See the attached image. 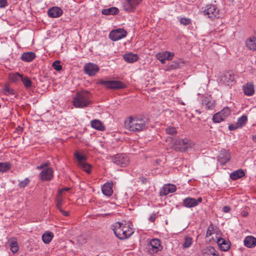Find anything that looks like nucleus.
<instances>
[{
  "label": "nucleus",
  "instance_id": "41",
  "mask_svg": "<svg viewBox=\"0 0 256 256\" xmlns=\"http://www.w3.org/2000/svg\"><path fill=\"white\" fill-rule=\"evenodd\" d=\"M192 239L190 236H186L184 242L182 244V246L184 248L190 247L192 244Z\"/></svg>",
  "mask_w": 256,
  "mask_h": 256
},
{
  "label": "nucleus",
  "instance_id": "8",
  "mask_svg": "<svg viewBox=\"0 0 256 256\" xmlns=\"http://www.w3.org/2000/svg\"><path fill=\"white\" fill-rule=\"evenodd\" d=\"M112 161L122 167L126 166L129 162V158L126 154H117L112 157Z\"/></svg>",
  "mask_w": 256,
  "mask_h": 256
},
{
  "label": "nucleus",
  "instance_id": "16",
  "mask_svg": "<svg viewBox=\"0 0 256 256\" xmlns=\"http://www.w3.org/2000/svg\"><path fill=\"white\" fill-rule=\"evenodd\" d=\"M174 56V53L168 51L159 53L156 55L157 58L162 64H164L166 60H172Z\"/></svg>",
  "mask_w": 256,
  "mask_h": 256
},
{
  "label": "nucleus",
  "instance_id": "52",
  "mask_svg": "<svg viewBox=\"0 0 256 256\" xmlns=\"http://www.w3.org/2000/svg\"><path fill=\"white\" fill-rule=\"evenodd\" d=\"M230 208L228 206H224L222 208L223 212L226 213L230 212Z\"/></svg>",
  "mask_w": 256,
  "mask_h": 256
},
{
  "label": "nucleus",
  "instance_id": "43",
  "mask_svg": "<svg viewBox=\"0 0 256 256\" xmlns=\"http://www.w3.org/2000/svg\"><path fill=\"white\" fill-rule=\"evenodd\" d=\"M63 202L64 200L62 198L60 194H58L56 198V206L58 210L62 208V206L63 204Z\"/></svg>",
  "mask_w": 256,
  "mask_h": 256
},
{
  "label": "nucleus",
  "instance_id": "40",
  "mask_svg": "<svg viewBox=\"0 0 256 256\" xmlns=\"http://www.w3.org/2000/svg\"><path fill=\"white\" fill-rule=\"evenodd\" d=\"M2 92L5 95L7 96L14 94V90L9 86H6L2 89Z\"/></svg>",
  "mask_w": 256,
  "mask_h": 256
},
{
  "label": "nucleus",
  "instance_id": "31",
  "mask_svg": "<svg viewBox=\"0 0 256 256\" xmlns=\"http://www.w3.org/2000/svg\"><path fill=\"white\" fill-rule=\"evenodd\" d=\"M244 175V172L242 169H239L232 172L230 174V178L232 180H236L243 177Z\"/></svg>",
  "mask_w": 256,
  "mask_h": 256
},
{
  "label": "nucleus",
  "instance_id": "53",
  "mask_svg": "<svg viewBox=\"0 0 256 256\" xmlns=\"http://www.w3.org/2000/svg\"><path fill=\"white\" fill-rule=\"evenodd\" d=\"M156 215L155 214H152V215H151L149 218V220L152 222H154L156 218Z\"/></svg>",
  "mask_w": 256,
  "mask_h": 256
},
{
  "label": "nucleus",
  "instance_id": "34",
  "mask_svg": "<svg viewBox=\"0 0 256 256\" xmlns=\"http://www.w3.org/2000/svg\"><path fill=\"white\" fill-rule=\"evenodd\" d=\"M22 74L18 72L11 73L9 74V79L12 82H16L22 78Z\"/></svg>",
  "mask_w": 256,
  "mask_h": 256
},
{
  "label": "nucleus",
  "instance_id": "2",
  "mask_svg": "<svg viewBox=\"0 0 256 256\" xmlns=\"http://www.w3.org/2000/svg\"><path fill=\"white\" fill-rule=\"evenodd\" d=\"M112 227L116 236L120 240L126 239L134 233L133 229L127 224L117 222L114 223Z\"/></svg>",
  "mask_w": 256,
  "mask_h": 256
},
{
  "label": "nucleus",
  "instance_id": "50",
  "mask_svg": "<svg viewBox=\"0 0 256 256\" xmlns=\"http://www.w3.org/2000/svg\"><path fill=\"white\" fill-rule=\"evenodd\" d=\"M7 4V0H0V8H4Z\"/></svg>",
  "mask_w": 256,
  "mask_h": 256
},
{
  "label": "nucleus",
  "instance_id": "36",
  "mask_svg": "<svg viewBox=\"0 0 256 256\" xmlns=\"http://www.w3.org/2000/svg\"><path fill=\"white\" fill-rule=\"evenodd\" d=\"M78 166L88 174H90L91 172L92 166L86 162H84Z\"/></svg>",
  "mask_w": 256,
  "mask_h": 256
},
{
  "label": "nucleus",
  "instance_id": "21",
  "mask_svg": "<svg viewBox=\"0 0 256 256\" xmlns=\"http://www.w3.org/2000/svg\"><path fill=\"white\" fill-rule=\"evenodd\" d=\"M234 76L230 72H226L220 78L221 82L227 86H230L234 80Z\"/></svg>",
  "mask_w": 256,
  "mask_h": 256
},
{
  "label": "nucleus",
  "instance_id": "14",
  "mask_svg": "<svg viewBox=\"0 0 256 256\" xmlns=\"http://www.w3.org/2000/svg\"><path fill=\"white\" fill-rule=\"evenodd\" d=\"M160 242L158 239L154 238L150 242L148 248V252L152 254L160 250Z\"/></svg>",
  "mask_w": 256,
  "mask_h": 256
},
{
  "label": "nucleus",
  "instance_id": "7",
  "mask_svg": "<svg viewBox=\"0 0 256 256\" xmlns=\"http://www.w3.org/2000/svg\"><path fill=\"white\" fill-rule=\"evenodd\" d=\"M142 0H124L122 6L124 10L128 12H134L136 8L142 3Z\"/></svg>",
  "mask_w": 256,
  "mask_h": 256
},
{
  "label": "nucleus",
  "instance_id": "1",
  "mask_svg": "<svg viewBox=\"0 0 256 256\" xmlns=\"http://www.w3.org/2000/svg\"><path fill=\"white\" fill-rule=\"evenodd\" d=\"M148 124V119L140 116L130 117L125 122V126L129 130L136 132L145 130Z\"/></svg>",
  "mask_w": 256,
  "mask_h": 256
},
{
  "label": "nucleus",
  "instance_id": "39",
  "mask_svg": "<svg viewBox=\"0 0 256 256\" xmlns=\"http://www.w3.org/2000/svg\"><path fill=\"white\" fill-rule=\"evenodd\" d=\"M10 250L13 253H16L18 250V244L15 240H12L10 242Z\"/></svg>",
  "mask_w": 256,
  "mask_h": 256
},
{
  "label": "nucleus",
  "instance_id": "45",
  "mask_svg": "<svg viewBox=\"0 0 256 256\" xmlns=\"http://www.w3.org/2000/svg\"><path fill=\"white\" fill-rule=\"evenodd\" d=\"M30 182V180L28 178H26L23 180L20 181L18 186L20 188H24Z\"/></svg>",
  "mask_w": 256,
  "mask_h": 256
},
{
  "label": "nucleus",
  "instance_id": "17",
  "mask_svg": "<svg viewBox=\"0 0 256 256\" xmlns=\"http://www.w3.org/2000/svg\"><path fill=\"white\" fill-rule=\"evenodd\" d=\"M230 158V153L226 150H220L218 157V161L222 165L225 164Z\"/></svg>",
  "mask_w": 256,
  "mask_h": 256
},
{
  "label": "nucleus",
  "instance_id": "59",
  "mask_svg": "<svg viewBox=\"0 0 256 256\" xmlns=\"http://www.w3.org/2000/svg\"><path fill=\"white\" fill-rule=\"evenodd\" d=\"M244 216H246L248 215V214H244Z\"/></svg>",
  "mask_w": 256,
  "mask_h": 256
},
{
  "label": "nucleus",
  "instance_id": "37",
  "mask_svg": "<svg viewBox=\"0 0 256 256\" xmlns=\"http://www.w3.org/2000/svg\"><path fill=\"white\" fill-rule=\"evenodd\" d=\"M11 168V164L9 162H0V172H5L8 171Z\"/></svg>",
  "mask_w": 256,
  "mask_h": 256
},
{
  "label": "nucleus",
  "instance_id": "55",
  "mask_svg": "<svg viewBox=\"0 0 256 256\" xmlns=\"http://www.w3.org/2000/svg\"><path fill=\"white\" fill-rule=\"evenodd\" d=\"M70 190V188H62L58 190V194H60L62 192L64 191H68Z\"/></svg>",
  "mask_w": 256,
  "mask_h": 256
},
{
  "label": "nucleus",
  "instance_id": "24",
  "mask_svg": "<svg viewBox=\"0 0 256 256\" xmlns=\"http://www.w3.org/2000/svg\"><path fill=\"white\" fill-rule=\"evenodd\" d=\"M244 245L249 248H253L256 246V238L253 236H250L245 238Z\"/></svg>",
  "mask_w": 256,
  "mask_h": 256
},
{
  "label": "nucleus",
  "instance_id": "61",
  "mask_svg": "<svg viewBox=\"0 0 256 256\" xmlns=\"http://www.w3.org/2000/svg\"><path fill=\"white\" fill-rule=\"evenodd\" d=\"M244 216H246L248 215V214H244Z\"/></svg>",
  "mask_w": 256,
  "mask_h": 256
},
{
  "label": "nucleus",
  "instance_id": "22",
  "mask_svg": "<svg viewBox=\"0 0 256 256\" xmlns=\"http://www.w3.org/2000/svg\"><path fill=\"white\" fill-rule=\"evenodd\" d=\"M242 90L245 95L251 96L254 92V85L252 83H247L242 86Z\"/></svg>",
  "mask_w": 256,
  "mask_h": 256
},
{
  "label": "nucleus",
  "instance_id": "32",
  "mask_svg": "<svg viewBox=\"0 0 256 256\" xmlns=\"http://www.w3.org/2000/svg\"><path fill=\"white\" fill-rule=\"evenodd\" d=\"M54 238V234L52 232H47L42 235V240L46 244H49Z\"/></svg>",
  "mask_w": 256,
  "mask_h": 256
},
{
  "label": "nucleus",
  "instance_id": "6",
  "mask_svg": "<svg viewBox=\"0 0 256 256\" xmlns=\"http://www.w3.org/2000/svg\"><path fill=\"white\" fill-rule=\"evenodd\" d=\"M98 84L103 85L104 87L112 90L123 89L126 88V85L119 80H100Z\"/></svg>",
  "mask_w": 256,
  "mask_h": 256
},
{
  "label": "nucleus",
  "instance_id": "25",
  "mask_svg": "<svg viewBox=\"0 0 256 256\" xmlns=\"http://www.w3.org/2000/svg\"><path fill=\"white\" fill-rule=\"evenodd\" d=\"M203 256H219L217 251L212 246H208L202 251Z\"/></svg>",
  "mask_w": 256,
  "mask_h": 256
},
{
  "label": "nucleus",
  "instance_id": "15",
  "mask_svg": "<svg viewBox=\"0 0 256 256\" xmlns=\"http://www.w3.org/2000/svg\"><path fill=\"white\" fill-rule=\"evenodd\" d=\"M202 106L208 110H213L215 106L214 100L210 96L204 97L202 100Z\"/></svg>",
  "mask_w": 256,
  "mask_h": 256
},
{
  "label": "nucleus",
  "instance_id": "30",
  "mask_svg": "<svg viewBox=\"0 0 256 256\" xmlns=\"http://www.w3.org/2000/svg\"><path fill=\"white\" fill-rule=\"evenodd\" d=\"M247 48L252 50H256V38L252 37L248 39L246 42Z\"/></svg>",
  "mask_w": 256,
  "mask_h": 256
},
{
  "label": "nucleus",
  "instance_id": "20",
  "mask_svg": "<svg viewBox=\"0 0 256 256\" xmlns=\"http://www.w3.org/2000/svg\"><path fill=\"white\" fill-rule=\"evenodd\" d=\"M112 186V182H108L104 184L102 188V194L106 196H110L113 192Z\"/></svg>",
  "mask_w": 256,
  "mask_h": 256
},
{
  "label": "nucleus",
  "instance_id": "11",
  "mask_svg": "<svg viewBox=\"0 0 256 256\" xmlns=\"http://www.w3.org/2000/svg\"><path fill=\"white\" fill-rule=\"evenodd\" d=\"M202 202V198H198V199L188 197L183 200V206L187 208H192L197 206Z\"/></svg>",
  "mask_w": 256,
  "mask_h": 256
},
{
  "label": "nucleus",
  "instance_id": "42",
  "mask_svg": "<svg viewBox=\"0 0 256 256\" xmlns=\"http://www.w3.org/2000/svg\"><path fill=\"white\" fill-rule=\"evenodd\" d=\"M179 22L180 24L184 26H188L192 23V20L186 18H180L179 19Z\"/></svg>",
  "mask_w": 256,
  "mask_h": 256
},
{
  "label": "nucleus",
  "instance_id": "60",
  "mask_svg": "<svg viewBox=\"0 0 256 256\" xmlns=\"http://www.w3.org/2000/svg\"><path fill=\"white\" fill-rule=\"evenodd\" d=\"M244 216H246L248 215V214H244Z\"/></svg>",
  "mask_w": 256,
  "mask_h": 256
},
{
  "label": "nucleus",
  "instance_id": "54",
  "mask_svg": "<svg viewBox=\"0 0 256 256\" xmlns=\"http://www.w3.org/2000/svg\"><path fill=\"white\" fill-rule=\"evenodd\" d=\"M60 212L64 216H68V212L64 210L62 208L59 210Z\"/></svg>",
  "mask_w": 256,
  "mask_h": 256
},
{
  "label": "nucleus",
  "instance_id": "58",
  "mask_svg": "<svg viewBox=\"0 0 256 256\" xmlns=\"http://www.w3.org/2000/svg\"><path fill=\"white\" fill-rule=\"evenodd\" d=\"M230 2H232L234 0H228Z\"/></svg>",
  "mask_w": 256,
  "mask_h": 256
},
{
  "label": "nucleus",
  "instance_id": "38",
  "mask_svg": "<svg viewBox=\"0 0 256 256\" xmlns=\"http://www.w3.org/2000/svg\"><path fill=\"white\" fill-rule=\"evenodd\" d=\"M21 80L26 88H28L32 86V82L28 76H22Z\"/></svg>",
  "mask_w": 256,
  "mask_h": 256
},
{
  "label": "nucleus",
  "instance_id": "23",
  "mask_svg": "<svg viewBox=\"0 0 256 256\" xmlns=\"http://www.w3.org/2000/svg\"><path fill=\"white\" fill-rule=\"evenodd\" d=\"M217 244L222 250L226 251L230 248V241L226 240L224 238H218L217 240Z\"/></svg>",
  "mask_w": 256,
  "mask_h": 256
},
{
  "label": "nucleus",
  "instance_id": "27",
  "mask_svg": "<svg viewBox=\"0 0 256 256\" xmlns=\"http://www.w3.org/2000/svg\"><path fill=\"white\" fill-rule=\"evenodd\" d=\"M91 126L92 128L100 131L104 130L105 129V126L104 124L98 120H92Z\"/></svg>",
  "mask_w": 256,
  "mask_h": 256
},
{
  "label": "nucleus",
  "instance_id": "28",
  "mask_svg": "<svg viewBox=\"0 0 256 256\" xmlns=\"http://www.w3.org/2000/svg\"><path fill=\"white\" fill-rule=\"evenodd\" d=\"M124 58L126 62L132 63L137 61L138 59V56L136 54L128 53L124 56Z\"/></svg>",
  "mask_w": 256,
  "mask_h": 256
},
{
  "label": "nucleus",
  "instance_id": "44",
  "mask_svg": "<svg viewBox=\"0 0 256 256\" xmlns=\"http://www.w3.org/2000/svg\"><path fill=\"white\" fill-rule=\"evenodd\" d=\"M53 68L56 71H60L62 70V66L60 64V60H56L52 64Z\"/></svg>",
  "mask_w": 256,
  "mask_h": 256
},
{
  "label": "nucleus",
  "instance_id": "12",
  "mask_svg": "<svg viewBox=\"0 0 256 256\" xmlns=\"http://www.w3.org/2000/svg\"><path fill=\"white\" fill-rule=\"evenodd\" d=\"M40 179L42 181H50L54 177V170L52 168H44L40 173Z\"/></svg>",
  "mask_w": 256,
  "mask_h": 256
},
{
  "label": "nucleus",
  "instance_id": "5",
  "mask_svg": "<svg viewBox=\"0 0 256 256\" xmlns=\"http://www.w3.org/2000/svg\"><path fill=\"white\" fill-rule=\"evenodd\" d=\"M194 144L188 138H178L174 144V149L176 151L184 152L189 148H192Z\"/></svg>",
  "mask_w": 256,
  "mask_h": 256
},
{
  "label": "nucleus",
  "instance_id": "47",
  "mask_svg": "<svg viewBox=\"0 0 256 256\" xmlns=\"http://www.w3.org/2000/svg\"><path fill=\"white\" fill-rule=\"evenodd\" d=\"M50 165V162L49 161H47L46 162L42 164L40 166H36L37 170H42V168H44L48 167Z\"/></svg>",
  "mask_w": 256,
  "mask_h": 256
},
{
  "label": "nucleus",
  "instance_id": "13",
  "mask_svg": "<svg viewBox=\"0 0 256 256\" xmlns=\"http://www.w3.org/2000/svg\"><path fill=\"white\" fill-rule=\"evenodd\" d=\"M98 65L92 62L86 64L84 66V71L89 76H94L98 71Z\"/></svg>",
  "mask_w": 256,
  "mask_h": 256
},
{
  "label": "nucleus",
  "instance_id": "57",
  "mask_svg": "<svg viewBox=\"0 0 256 256\" xmlns=\"http://www.w3.org/2000/svg\"><path fill=\"white\" fill-rule=\"evenodd\" d=\"M196 112H198V114H200V112L198 110H196Z\"/></svg>",
  "mask_w": 256,
  "mask_h": 256
},
{
  "label": "nucleus",
  "instance_id": "51",
  "mask_svg": "<svg viewBox=\"0 0 256 256\" xmlns=\"http://www.w3.org/2000/svg\"><path fill=\"white\" fill-rule=\"evenodd\" d=\"M212 228H210V226L208 227V230L206 232V236H210L212 234Z\"/></svg>",
  "mask_w": 256,
  "mask_h": 256
},
{
  "label": "nucleus",
  "instance_id": "49",
  "mask_svg": "<svg viewBox=\"0 0 256 256\" xmlns=\"http://www.w3.org/2000/svg\"><path fill=\"white\" fill-rule=\"evenodd\" d=\"M240 128L236 124H230L228 126V129L230 130H234L236 129Z\"/></svg>",
  "mask_w": 256,
  "mask_h": 256
},
{
  "label": "nucleus",
  "instance_id": "3",
  "mask_svg": "<svg viewBox=\"0 0 256 256\" xmlns=\"http://www.w3.org/2000/svg\"><path fill=\"white\" fill-rule=\"evenodd\" d=\"M72 102L73 105L77 108H84L88 106L90 103L88 92H78L74 96Z\"/></svg>",
  "mask_w": 256,
  "mask_h": 256
},
{
  "label": "nucleus",
  "instance_id": "56",
  "mask_svg": "<svg viewBox=\"0 0 256 256\" xmlns=\"http://www.w3.org/2000/svg\"><path fill=\"white\" fill-rule=\"evenodd\" d=\"M253 140H254V141H256V136L255 137V136H253Z\"/></svg>",
  "mask_w": 256,
  "mask_h": 256
},
{
  "label": "nucleus",
  "instance_id": "26",
  "mask_svg": "<svg viewBox=\"0 0 256 256\" xmlns=\"http://www.w3.org/2000/svg\"><path fill=\"white\" fill-rule=\"evenodd\" d=\"M36 58V54L32 52H25L22 54L21 59L26 62H32Z\"/></svg>",
  "mask_w": 256,
  "mask_h": 256
},
{
  "label": "nucleus",
  "instance_id": "46",
  "mask_svg": "<svg viewBox=\"0 0 256 256\" xmlns=\"http://www.w3.org/2000/svg\"><path fill=\"white\" fill-rule=\"evenodd\" d=\"M166 132L168 134L174 135L176 134L177 130L174 127H168L166 129Z\"/></svg>",
  "mask_w": 256,
  "mask_h": 256
},
{
  "label": "nucleus",
  "instance_id": "10",
  "mask_svg": "<svg viewBox=\"0 0 256 256\" xmlns=\"http://www.w3.org/2000/svg\"><path fill=\"white\" fill-rule=\"evenodd\" d=\"M126 32L122 28L112 30L109 34L110 38L113 41H117L126 36Z\"/></svg>",
  "mask_w": 256,
  "mask_h": 256
},
{
  "label": "nucleus",
  "instance_id": "4",
  "mask_svg": "<svg viewBox=\"0 0 256 256\" xmlns=\"http://www.w3.org/2000/svg\"><path fill=\"white\" fill-rule=\"evenodd\" d=\"M200 13L206 18L214 20L220 18V10L214 4H209L201 8Z\"/></svg>",
  "mask_w": 256,
  "mask_h": 256
},
{
  "label": "nucleus",
  "instance_id": "33",
  "mask_svg": "<svg viewBox=\"0 0 256 256\" xmlns=\"http://www.w3.org/2000/svg\"><path fill=\"white\" fill-rule=\"evenodd\" d=\"M74 156L78 162V166L86 162L87 157L86 156L81 155L78 152L74 154Z\"/></svg>",
  "mask_w": 256,
  "mask_h": 256
},
{
  "label": "nucleus",
  "instance_id": "35",
  "mask_svg": "<svg viewBox=\"0 0 256 256\" xmlns=\"http://www.w3.org/2000/svg\"><path fill=\"white\" fill-rule=\"evenodd\" d=\"M247 120L248 118L246 116L242 115L238 119L236 124L239 128H242L246 124Z\"/></svg>",
  "mask_w": 256,
  "mask_h": 256
},
{
  "label": "nucleus",
  "instance_id": "9",
  "mask_svg": "<svg viewBox=\"0 0 256 256\" xmlns=\"http://www.w3.org/2000/svg\"><path fill=\"white\" fill-rule=\"evenodd\" d=\"M230 114V110L228 107L224 108L221 111L215 114L212 118L214 122L219 123L226 118Z\"/></svg>",
  "mask_w": 256,
  "mask_h": 256
},
{
  "label": "nucleus",
  "instance_id": "48",
  "mask_svg": "<svg viewBox=\"0 0 256 256\" xmlns=\"http://www.w3.org/2000/svg\"><path fill=\"white\" fill-rule=\"evenodd\" d=\"M179 68V62L178 61L172 62L169 68L172 70Z\"/></svg>",
  "mask_w": 256,
  "mask_h": 256
},
{
  "label": "nucleus",
  "instance_id": "18",
  "mask_svg": "<svg viewBox=\"0 0 256 256\" xmlns=\"http://www.w3.org/2000/svg\"><path fill=\"white\" fill-rule=\"evenodd\" d=\"M63 14L62 10L58 6H53L48 10V15L52 18L60 17Z\"/></svg>",
  "mask_w": 256,
  "mask_h": 256
},
{
  "label": "nucleus",
  "instance_id": "29",
  "mask_svg": "<svg viewBox=\"0 0 256 256\" xmlns=\"http://www.w3.org/2000/svg\"><path fill=\"white\" fill-rule=\"evenodd\" d=\"M119 12V10L116 7H111L108 8L104 9L102 13L104 15H116Z\"/></svg>",
  "mask_w": 256,
  "mask_h": 256
},
{
  "label": "nucleus",
  "instance_id": "19",
  "mask_svg": "<svg viewBox=\"0 0 256 256\" xmlns=\"http://www.w3.org/2000/svg\"><path fill=\"white\" fill-rule=\"evenodd\" d=\"M176 190V186L172 184H167L163 186L160 190V194L161 196H165L170 193H172Z\"/></svg>",
  "mask_w": 256,
  "mask_h": 256
}]
</instances>
